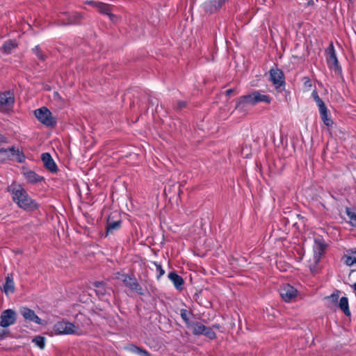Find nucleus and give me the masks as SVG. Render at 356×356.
<instances>
[{
    "instance_id": "nucleus-29",
    "label": "nucleus",
    "mask_w": 356,
    "mask_h": 356,
    "mask_svg": "<svg viewBox=\"0 0 356 356\" xmlns=\"http://www.w3.org/2000/svg\"><path fill=\"white\" fill-rule=\"evenodd\" d=\"M121 225V222L120 220L114 221V222H108L107 224V232H111L113 230L118 229L120 228Z\"/></svg>"
},
{
    "instance_id": "nucleus-41",
    "label": "nucleus",
    "mask_w": 356,
    "mask_h": 356,
    "mask_svg": "<svg viewBox=\"0 0 356 356\" xmlns=\"http://www.w3.org/2000/svg\"><path fill=\"white\" fill-rule=\"evenodd\" d=\"M310 269H311V270L312 272H314L315 270V267L314 266V267L310 266Z\"/></svg>"
},
{
    "instance_id": "nucleus-26",
    "label": "nucleus",
    "mask_w": 356,
    "mask_h": 356,
    "mask_svg": "<svg viewBox=\"0 0 356 356\" xmlns=\"http://www.w3.org/2000/svg\"><path fill=\"white\" fill-rule=\"evenodd\" d=\"M129 350L131 353H136L140 356H150L149 353L147 351L143 350L140 348L137 347L136 346H130Z\"/></svg>"
},
{
    "instance_id": "nucleus-14",
    "label": "nucleus",
    "mask_w": 356,
    "mask_h": 356,
    "mask_svg": "<svg viewBox=\"0 0 356 356\" xmlns=\"http://www.w3.org/2000/svg\"><path fill=\"white\" fill-rule=\"evenodd\" d=\"M89 4L97 8V10L102 14H105L109 16L112 21H114V15L111 13V8L109 5L102 3L90 1L88 2Z\"/></svg>"
},
{
    "instance_id": "nucleus-8",
    "label": "nucleus",
    "mask_w": 356,
    "mask_h": 356,
    "mask_svg": "<svg viewBox=\"0 0 356 356\" xmlns=\"http://www.w3.org/2000/svg\"><path fill=\"white\" fill-rule=\"evenodd\" d=\"M14 95L10 91H6L0 94V111L6 112L10 110L14 104Z\"/></svg>"
},
{
    "instance_id": "nucleus-21",
    "label": "nucleus",
    "mask_w": 356,
    "mask_h": 356,
    "mask_svg": "<svg viewBox=\"0 0 356 356\" xmlns=\"http://www.w3.org/2000/svg\"><path fill=\"white\" fill-rule=\"evenodd\" d=\"M24 176L25 177L26 179L31 183H36L42 179L39 175L31 170L24 171Z\"/></svg>"
},
{
    "instance_id": "nucleus-30",
    "label": "nucleus",
    "mask_w": 356,
    "mask_h": 356,
    "mask_svg": "<svg viewBox=\"0 0 356 356\" xmlns=\"http://www.w3.org/2000/svg\"><path fill=\"white\" fill-rule=\"evenodd\" d=\"M346 213L351 225L353 227H356V213L355 212L350 211L349 209H347Z\"/></svg>"
},
{
    "instance_id": "nucleus-22",
    "label": "nucleus",
    "mask_w": 356,
    "mask_h": 356,
    "mask_svg": "<svg viewBox=\"0 0 356 356\" xmlns=\"http://www.w3.org/2000/svg\"><path fill=\"white\" fill-rule=\"evenodd\" d=\"M15 285L13 278L10 276H7L6 278V282L3 286V291L6 294L12 293L14 292Z\"/></svg>"
},
{
    "instance_id": "nucleus-24",
    "label": "nucleus",
    "mask_w": 356,
    "mask_h": 356,
    "mask_svg": "<svg viewBox=\"0 0 356 356\" xmlns=\"http://www.w3.org/2000/svg\"><path fill=\"white\" fill-rule=\"evenodd\" d=\"M339 307L346 316H348L350 315V311L349 309L348 306V300L346 297L341 298L339 303Z\"/></svg>"
},
{
    "instance_id": "nucleus-5",
    "label": "nucleus",
    "mask_w": 356,
    "mask_h": 356,
    "mask_svg": "<svg viewBox=\"0 0 356 356\" xmlns=\"http://www.w3.org/2000/svg\"><path fill=\"white\" fill-rule=\"evenodd\" d=\"M270 81L277 92H282L284 90L285 81L284 76L282 70L277 68H273L270 70Z\"/></svg>"
},
{
    "instance_id": "nucleus-4",
    "label": "nucleus",
    "mask_w": 356,
    "mask_h": 356,
    "mask_svg": "<svg viewBox=\"0 0 356 356\" xmlns=\"http://www.w3.org/2000/svg\"><path fill=\"white\" fill-rule=\"evenodd\" d=\"M34 113L36 118L47 127H53L56 124V119L52 116L51 111L46 107L36 109Z\"/></svg>"
},
{
    "instance_id": "nucleus-7",
    "label": "nucleus",
    "mask_w": 356,
    "mask_h": 356,
    "mask_svg": "<svg viewBox=\"0 0 356 356\" xmlns=\"http://www.w3.org/2000/svg\"><path fill=\"white\" fill-rule=\"evenodd\" d=\"M257 103L255 99V95L253 91L246 95H243L240 97L236 102L235 108L239 111H245L246 106H254Z\"/></svg>"
},
{
    "instance_id": "nucleus-2",
    "label": "nucleus",
    "mask_w": 356,
    "mask_h": 356,
    "mask_svg": "<svg viewBox=\"0 0 356 356\" xmlns=\"http://www.w3.org/2000/svg\"><path fill=\"white\" fill-rule=\"evenodd\" d=\"M52 333L56 335H82L85 333L81 326L78 323L69 321H58L54 325Z\"/></svg>"
},
{
    "instance_id": "nucleus-31",
    "label": "nucleus",
    "mask_w": 356,
    "mask_h": 356,
    "mask_svg": "<svg viewBox=\"0 0 356 356\" xmlns=\"http://www.w3.org/2000/svg\"><path fill=\"white\" fill-rule=\"evenodd\" d=\"M204 335L211 339H213L216 337V333L213 332L211 327H206V330L204 331Z\"/></svg>"
},
{
    "instance_id": "nucleus-11",
    "label": "nucleus",
    "mask_w": 356,
    "mask_h": 356,
    "mask_svg": "<svg viewBox=\"0 0 356 356\" xmlns=\"http://www.w3.org/2000/svg\"><path fill=\"white\" fill-rule=\"evenodd\" d=\"M325 243L321 238L317 237L314 239L313 245L314 250V263L315 265L319 261L322 254L325 250Z\"/></svg>"
},
{
    "instance_id": "nucleus-17",
    "label": "nucleus",
    "mask_w": 356,
    "mask_h": 356,
    "mask_svg": "<svg viewBox=\"0 0 356 356\" xmlns=\"http://www.w3.org/2000/svg\"><path fill=\"white\" fill-rule=\"evenodd\" d=\"M226 0H209L204 3L205 10L213 13L220 8Z\"/></svg>"
},
{
    "instance_id": "nucleus-25",
    "label": "nucleus",
    "mask_w": 356,
    "mask_h": 356,
    "mask_svg": "<svg viewBox=\"0 0 356 356\" xmlns=\"http://www.w3.org/2000/svg\"><path fill=\"white\" fill-rule=\"evenodd\" d=\"M206 326L200 323H195L193 327V333L195 335L204 334Z\"/></svg>"
},
{
    "instance_id": "nucleus-20",
    "label": "nucleus",
    "mask_w": 356,
    "mask_h": 356,
    "mask_svg": "<svg viewBox=\"0 0 356 356\" xmlns=\"http://www.w3.org/2000/svg\"><path fill=\"white\" fill-rule=\"evenodd\" d=\"M169 280L173 283L175 287L177 289H181L184 284L183 278L174 272H171L168 274Z\"/></svg>"
},
{
    "instance_id": "nucleus-15",
    "label": "nucleus",
    "mask_w": 356,
    "mask_h": 356,
    "mask_svg": "<svg viewBox=\"0 0 356 356\" xmlns=\"http://www.w3.org/2000/svg\"><path fill=\"white\" fill-rule=\"evenodd\" d=\"M42 161L47 169L52 172L57 171V165L49 153H43L41 156Z\"/></svg>"
},
{
    "instance_id": "nucleus-33",
    "label": "nucleus",
    "mask_w": 356,
    "mask_h": 356,
    "mask_svg": "<svg viewBox=\"0 0 356 356\" xmlns=\"http://www.w3.org/2000/svg\"><path fill=\"white\" fill-rule=\"evenodd\" d=\"M155 266L156 268V271L159 273L158 277L159 278L165 274V270L162 268V266L160 264L155 263Z\"/></svg>"
},
{
    "instance_id": "nucleus-23",
    "label": "nucleus",
    "mask_w": 356,
    "mask_h": 356,
    "mask_svg": "<svg viewBox=\"0 0 356 356\" xmlns=\"http://www.w3.org/2000/svg\"><path fill=\"white\" fill-rule=\"evenodd\" d=\"M17 47V43L15 40H8L3 44L2 49L4 53L10 54Z\"/></svg>"
},
{
    "instance_id": "nucleus-19",
    "label": "nucleus",
    "mask_w": 356,
    "mask_h": 356,
    "mask_svg": "<svg viewBox=\"0 0 356 356\" xmlns=\"http://www.w3.org/2000/svg\"><path fill=\"white\" fill-rule=\"evenodd\" d=\"M254 92L257 104L259 103L270 104L271 103L273 99L270 95L265 94L261 90H254Z\"/></svg>"
},
{
    "instance_id": "nucleus-32",
    "label": "nucleus",
    "mask_w": 356,
    "mask_h": 356,
    "mask_svg": "<svg viewBox=\"0 0 356 356\" xmlns=\"http://www.w3.org/2000/svg\"><path fill=\"white\" fill-rule=\"evenodd\" d=\"M188 314H189V313L186 309H181V311H180L181 317L188 325H189Z\"/></svg>"
},
{
    "instance_id": "nucleus-40",
    "label": "nucleus",
    "mask_w": 356,
    "mask_h": 356,
    "mask_svg": "<svg viewBox=\"0 0 356 356\" xmlns=\"http://www.w3.org/2000/svg\"><path fill=\"white\" fill-rule=\"evenodd\" d=\"M233 92L232 89H229L226 91L227 95H229Z\"/></svg>"
},
{
    "instance_id": "nucleus-39",
    "label": "nucleus",
    "mask_w": 356,
    "mask_h": 356,
    "mask_svg": "<svg viewBox=\"0 0 356 356\" xmlns=\"http://www.w3.org/2000/svg\"><path fill=\"white\" fill-rule=\"evenodd\" d=\"M211 328H212V329H213V328H215V329L220 330L221 326H220V325H218V324H215V325H213L212 326V327H211Z\"/></svg>"
},
{
    "instance_id": "nucleus-38",
    "label": "nucleus",
    "mask_w": 356,
    "mask_h": 356,
    "mask_svg": "<svg viewBox=\"0 0 356 356\" xmlns=\"http://www.w3.org/2000/svg\"><path fill=\"white\" fill-rule=\"evenodd\" d=\"M6 334V333L5 331H2L1 332H0V340H2L5 338Z\"/></svg>"
},
{
    "instance_id": "nucleus-1",
    "label": "nucleus",
    "mask_w": 356,
    "mask_h": 356,
    "mask_svg": "<svg viewBox=\"0 0 356 356\" xmlns=\"http://www.w3.org/2000/svg\"><path fill=\"white\" fill-rule=\"evenodd\" d=\"M8 191L11 193L13 202L19 208L28 211L37 209V203L29 197L26 191L22 185L13 183L8 187Z\"/></svg>"
},
{
    "instance_id": "nucleus-34",
    "label": "nucleus",
    "mask_w": 356,
    "mask_h": 356,
    "mask_svg": "<svg viewBox=\"0 0 356 356\" xmlns=\"http://www.w3.org/2000/svg\"><path fill=\"white\" fill-rule=\"evenodd\" d=\"M33 51L36 54V56L41 60H44V56L42 55L41 51L40 50V48L38 46H36L33 49Z\"/></svg>"
},
{
    "instance_id": "nucleus-28",
    "label": "nucleus",
    "mask_w": 356,
    "mask_h": 356,
    "mask_svg": "<svg viewBox=\"0 0 356 356\" xmlns=\"http://www.w3.org/2000/svg\"><path fill=\"white\" fill-rule=\"evenodd\" d=\"M32 341L40 349H44L45 346V338L42 336H37L33 339Z\"/></svg>"
},
{
    "instance_id": "nucleus-37",
    "label": "nucleus",
    "mask_w": 356,
    "mask_h": 356,
    "mask_svg": "<svg viewBox=\"0 0 356 356\" xmlns=\"http://www.w3.org/2000/svg\"><path fill=\"white\" fill-rule=\"evenodd\" d=\"M6 138L0 134V143H6Z\"/></svg>"
},
{
    "instance_id": "nucleus-9",
    "label": "nucleus",
    "mask_w": 356,
    "mask_h": 356,
    "mask_svg": "<svg viewBox=\"0 0 356 356\" xmlns=\"http://www.w3.org/2000/svg\"><path fill=\"white\" fill-rule=\"evenodd\" d=\"M280 293L285 302H291L297 297L298 291L293 286L289 284H284L280 287Z\"/></svg>"
},
{
    "instance_id": "nucleus-10",
    "label": "nucleus",
    "mask_w": 356,
    "mask_h": 356,
    "mask_svg": "<svg viewBox=\"0 0 356 356\" xmlns=\"http://www.w3.org/2000/svg\"><path fill=\"white\" fill-rule=\"evenodd\" d=\"M16 313L11 309H6L2 312L0 316V325L3 327H7L13 325L16 321Z\"/></svg>"
},
{
    "instance_id": "nucleus-36",
    "label": "nucleus",
    "mask_w": 356,
    "mask_h": 356,
    "mask_svg": "<svg viewBox=\"0 0 356 356\" xmlns=\"http://www.w3.org/2000/svg\"><path fill=\"white\" fill-rule=\"evenodd\" d=\"M186 105V103L184 102H178V108H181L183 107H184Z\"/></svg>"
},
{
    "instance_id": "nucleus-35",
    "label": "nucleus",
    "mask_w": 356,
    "mask_h": 356,
    "mask_svg": "<svg viewBox=\"0 0 356 356\" xmlns=\"http://www.w3.org/2000/svg\"><path fill=\"white\" fill-rule=\"evenodd\" d=\"M81 17V15H79V14H76L74 15V19H70L69 21L67 22V23H63V24H74V23H76L78 20L79 18Z\"/></svg>"
},
{
    "instance_id": "nucleus-6",
    "label": "nucleus",
    "mask_w": 356,
    "mask_h": 356,
    "mask_svg": "<svg viewBox=\"0 0 356 356\" xmlns=\"http://www.w3.org/2000/svg\"><path fill=\"white\" fill-rule=\"evenodd\" d=\"M312 96L313 97L314 99L316 102V104L318 107L321 118L322 120L323 121L324 124L327 127L332 125V121L330 118H328L327 109L324 102L319 97V96L318 95V93L316 91H313Z\"/></svg>"
},
{
    "instance_id": "nucleus-27",
    "label": "nucleus",
    "mask_w": 356,
    "mask_h": 356,
    "mask_svg": "<svg viewBox=\"0 0 356 356\" xmlns=\"http://www.w3.org/2000/svg\"><path fill=\"white\" fill-rule=\"evenodd\" d=\"M96 293L98 296H104L106 293V289L103 282H97L94 283Z\"/></svg>"
},
{
    "instance_id": "nucleus-12",
    "label": "nucleus",
    "mask_w": 356,
    "mask_h": 356,
    "mask_svg": "<svg viewBox=\"0 0 356 356\" xmlns=\"http://www.w3.org/2000/svg\"><path fill=\"white\" fill-rule=\"evenodd\" d=\"M327 62L329 67L334 71L340 70V66L332 45L327 50Z\"/></svg>"
},
{
    "instance_id": "nucleus-16",
    "label": "nucleus",
    "mask_w": 356,
    "mask_h": 356,
    "mask_svg": "<svg viewBox=\"0 0 356 356\" xmlns=\"http://www.w3.org/2000/svg\"><path fill=\"white\" fill-rule=\"evenodd\" d=\"M122 281L124 284L129 287L131 290L136 291L139 293H142V289L139 284L133 278L127 275H122Z\"/></svg>"
},
{
    "instance_id": "nucleus-3",
    "label": "nucleus",
    "mask_w": 356,
    "mask_h": 356,
    "mask_svg": "<svg viewBox=\"0 0 356 356\" xmlns=\"http://www.w3.org/2000/svg\"><path fill=\"white\" fill-rule=\"evenodd\" d=\"M9 160L22 163L25 160V156L18 147H12L8 149H1L0 163H3Z\"/></svg>"
},
{
    "instance_id": "nucleus-13",
    "label": "nucleus",
    "mask_w": 356,
    "mask_h": 356,
    "mask_svg": "<svg viewBox=\"0 0 356 356\" xmlns=\"http://www.w3.org/2000/svg\"><path fill=\"white\" fill-rule=\"evenodd\" d=\"M20 313L25 320L34 322L38 325H42V320L35 314V312L26 307H23L20 309Z\"/></svg>"
},
{
    "instance_id": "nucleus-18",
    "label": "nucleus",
    "mask_w": 356,
    "mask_h": 356,
    "mask_svg": "<svg viewBox=\"0 0 356 356\" xmlns=\"http://www.w3.org/2000/svg\"><path fill=\"white\" fill-rule=\"evenodd\" d=\"M342 260L347 266H353L356 264V250H348L344 254Z\"/></svg>"
}]
</instances>
